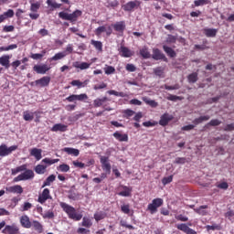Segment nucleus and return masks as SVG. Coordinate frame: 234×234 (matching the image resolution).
Segmentation results:
<instances>
[{"label":"nucleus","mask_w":234,"mask_h":234,"mask_svg":"<svg viewBox=\"0 0 234 234\" xmlns=\"http://www.w3.org/2000/svg\"><path fill=\"white\" fill-rule=\"evenodd\" d=\"M59 206H60L61 209L64 211V213L67 214L69 218H70L71 220L80 221V220H81V218H83V215L78 214V212H76V208L74 207H72L65 202H60Z\"/></svg>","instance_id":"f257e3e1"},{"label":"nucleus","mask_w":234,"mask_h":234,"mask_svg":"<svg viewBox=\"0 0 234 234\" xmlns=\"http://www.w3.org/2000/svg\"><path fill=\"white\" fill-rule=\"evenodd\" d=\"M81 10L76 9L73 13L69 14L65 11L58 13V17L63 19L64 21H70V23H76L78 21V17H81Z\"/></svg>","instance_id":"f03ea898"},{"label":"nucleus","mask_w":234,"mask_h":234,"mask_svg":"<svg viewBox=\"0 0 234 234\" xmlns=\"http://www.w3.org/2000/svg\"><path fill=\"white\" fill-rule=\"evenodd\" d=\"M162 206H164V199L157 197L153 199L152 203L148 205L147 209L151 215H154L158 211V207H162Z\"/></svg>","instance_id":"7ed1b4c3"},{"label":"nucleus","mask_w":234,"mask_h":234,"mask_svg":"<svg viewBox=\"0 0 234 234\" xmlns=\"http://www.w3.org/2000/svg\"><path fill=\"white\" fill-rule=\"evenodd\" d=\"M142 2L140 0L130 1L122 5V8L124 12H134V10H138Z\"/></svg>","instance_id":"20e7f679"},{"label":"nucleus","mask_w":234,"mask_h":234,"mask_svg":"<svg viewBox=\"0 0 234 234\" xmlns=\"http://www.w3.org/2000/svg\"><path fill=\"white\" fill-rule=\"evenodd\" d=\"M18 146L17 145H12V146H7L5 144H2L0 145V156L5 157L8 156L9 154H12L14 151H17Z\"/></svg>","instance_id":"39448f33"},{"label":"nucleus","mask_w":234,"mask_h":234,"mask_svg":"<svg viewBox=\"0 0 234 234\" xmlns=\"http://www.w3.org/2000/svg\"><path fill=\"white\" fill-rule=\"evenodd\" d=\"M106 101H111V100H109V98L107 97L97 98L93 101V105L94 107H102L104 111H108V112L112 111V108L105 104Z\"/></svg>","instance_id":"423d86ee"},{"label":"nucleus","mask_w":234,"mask_h":234,"mask_svg":"<svg viewBox=\"0 0 234 234\" xmlns=\"http://www.w3.org/2000/svg\"><path fill=\"white\" fill-rule=\"evenodd\" d=\"M32 178H34V171L27 169L24 173L15 177L14 182H22L23 180H30Z\"/></svg>","instance_id":"0eeeda50"},{"label":"nucleus","mask_w":234,"mask_h":234,"mask_svg":"<svg viewBox=\"0 0 234 234\" xmlns=\"http://www.w3.org/2000/svg\"><path fill=\"white\" fill-rule=\"evenodd\" d=\"M86 100H89L87 93H81L79 95L72 94L66 98V101H69V103H73L74 101H86Z\"/></svg>","instance_id":"6e6552de"},{"label":"nucleus","mask_w":234,"mask_h":234,"mask_svg":"<svg viewBox=\"0 0 234 234\" xmlns=\"http://www.w3.org/2000/svg\"><path fill=\"white\" fill-rule=\"evenodd\" d=\"M47 200H52V196H50V189L45 188L42 193L38 196L37 202L39 204H45Z\"/></svg>","instance_id":"1a4fd4ad"},{"label":"nucleus","mask_w":234,"mask_h":234,"mask_svg":"<svg viewBox=\"0 0 234 234\" xmlns=\"http://www.w3.org/2000/svg\"><path fill=\"white\" fill-rule=\"evenodd\" d=\"M50 85V77L44 76L37 80H35V86L36 87H48Z\"/></svg>","instance_id":"9d476101"},{"label":"nucleus","mask_w":234,"mask_h":234,"mask_svg":"<svg viewBox=\"0 0 234 234\" xmlns=\"http://www.w3.org/2000/svg\"><path fill=\"white\" fill-rule=\"evenodd\" d=\"M100 162L101 164V167L103 171H106L108 175H111V163H109L108 156H101Z\"/></svg>","instance_id":"9b49d317"},{"label":"nucleus","mask_w":234,"mask_h":234,"mask_svg":"<svg viewBox=\"0 0 234 234\" xmlns=\"http://www.w3.org/2000/svg\"><path fill=\"white\" fill-rule=\"evenodd\" d=\"M153 59L155 61H160V59H163V61H167V58L162 51L158 48H154L153 49V55H152Z\"/></svg>","instance_id":"f8f14e48"},{"label":"nucleus","mask_w":234,"mask_h":234,"mask_svg":"<svg viewBox=\"0 0 234 234\" xmlns=\"http://www.w3.org/2000/svg\"><path fill=\"white\" fill-rule=\"evenodd\" d=\"M6 193H14L16 195H23V186L21 185H15L13 186L5 187Z\"/></svg>","instance_id":"ddd939ff"},{"label":"nucleus","mask_w":234,"mask_h":234,"mask_svg":"<svg viewBox=\"0 0 234 234\" xmlns=\"http://www.w3.org/2000/svg\"><path fill=\"white\" fill-rule=\"evenodd\" d=\"M33 70L37 72V74H47V72L50 70V68L47 64L35 65Z\"/></svg>","instance_id":"4468645a"},{"label":"nucleus","mask_w":234,"mask_h":234,"mask_svg":"<svg viewBox=\"0 0 234 234\" xmlns=\"http://www.w3.org/2000/svg\"><path fill=\"white\" fill-rule=\"evenodd\" d=\"M20 224L22 228H25L26 229H30V228H32V221H30V218L27 215H23L20 218Z\"/></svg>","instance_id":"2eb2a0df"},{"label":"nucleus","mask_w":234,"mask_h":234,"mask_svg":"<svg viewBox=\"0 0 234 234\" xmlns=\"http://www.w3.org/2000/svg\"><path fill=\"white\" fill-rule=\"evenodd\" d=\"M176 228L180 231H183V233L197 234V231H195V229L189 228L187 225H186V223L177 224Z\"/></svg>","instance_id":"dca6fc26"},{"label":"nucleus","mask_w":234,"mask_h":234,"mask_svg":"<svg viewBox=\"0 0 234 234\" xmlns=\"http://www.w3.org/2000/svg\"><path fill=\"white\" fill-rule=\"evenodd\" d=\"M218 33V29L217 28L205 27L203 29V34L206 36V37H217Z\"/></svg>","instance_id":"f3484780"},{"label":"nucleus","mask_w":234,"mask_h":234,"mask_svg":"<svg viewBox=\"0 0 234 234\" xmlns=\"http://www.w3.org/2000/svg\"><path fill=\"white\" fill-rule=\"evenodd\" d=\"M69 126L62 124V123H56L55 125H53V127L51 128L52 133H66V131H68Z\"/></svg>","instance_id":"a211bd4d"},{"label":"nucleus","mask_w":234,"mask_h":234,"mask_svg":"<svg viewBox=\"0 0 234 234\" xmlns=\"http://www.w3.org/2000/svg\"><path fill=\"white\" fill-rule=\"evenodd\" d=\"M2 232L8 234H17L19 233V228H17L16 225H6Z\"/></svg>","instance_id":"6ab92c4d"},{"label":"nucleus","mask_w":234,"mask_h":234,"mask_svg":"<svg viewBox=\"0 0 234 234\" xmlns=\"http://www.w3.org/2000/svg\"><path fill=\"white\" fill-rule=\"evenodd\" d=\"M119 52L122 58H131L133 56V51H131V49L125 46H121Z\"/></svg>","instance_id":"aec40b11"},{"label":"nucleus","mask_w":234,"mask_h":234,"mask_svg":"<svg viewBox=\"0 0 234 234\" xmlns=\"http://www.w3.org/2000/svg\"><path fill=\"white\" fill-rule=\"evenodd\" d=\"M73 67L74 69H80V70H87V69L90 68V63L75 61L73 62Z\"/></svg>","instance_id":"412c9836"},{"label":"nucleus","mask_w":234,"mask_h":234,"mask_svg":"<svg viewBox=\"0 0 234 234\" xmlns=\"http://www.w3.org/2000/svg\"><path fill=\"white\" fill-rule=\"evenodd\" d=\"M113 138H116L118 142H129V135L127 133H121L118 131L113 133Z\"/></svg>","instance_id":"4be33fe9"},{"label":"nucleus","mask_w":234,"mask_h":234,"mask_svg":"<svg viewBox=\"0 0 234 234\" xmlns=\"http://www.w3.org/2000/svg\"><path fill=\"white\" fill-rule=\"evenodd\" d=\"M31 228H33V229L35 231H37V233H43L44 229H43V225L41 224V222L37 221V220H33L31 222Z\"/></svg>","instance_id":"5701e85b"},{"label":"nucleus","mask_w":234,"mask_h":234,"mask_svg":"<svg viewBox=\"0 0 234 234\" xmlns=\"http://www.w3.org/2000/svg\"><path fill=\"white\" fill-rule=\"evenodd\" d=\"M14 17V11L12 9H8L4 14L0 15V24L5 23L8 18Z\"/></svg>","instance_id":"b1692460"},{"label":"nucleus","mask_w":234,"mask_h":234,"mask_svg":"<svg viewBox=\"0 0 234 234\" xmlns=\"http://www.w3.org/2000/svg\"><path fill=\"white\" fill-rule=\"evenodd\" d=\"M43 153V150L39 148H33L30 150V155L34 156L36 160L39 161L41 158H43V155L41 154Z\"/></svg>","instance_id":"393cba45"},{"label":"nucleus","mask_w":234,"mask_h":234,"mask_svg":"<svg viewBox=\"0 0 234 234\" xmlns=\"http://www.w3.org/2000/svg\"><path fill=\"white\" fill-rule=\"evenodd\" d=\"M0 65L5 69H10V56L4 55L0 58Z\"/></svg>","instance_id":"a878e982"},{"label":"nucleus","mask_w":234,"mask_h":234,"mask_svg":"<svg viewBox=\"0 0 234 234\" xmlns=\"http://www.w3.org/2000/svg\"><path fill=\"white\" fill-rule=\"evenodd\" d=\"M112 27L114 28L115 32H123V30H125V22L120 21L112 25Z\"/></svg>","instance_id":"bb28decb"},{"label":"nucleus","mask_w":234,"mask_h":234,"mask_svg":"<svg viewBox=\"0 0 234 234\" xmlns=\"http://www.w3.org/2000/svg\"><path fill=\"white\" fill-rule=\"evenodd\" d=\"M122 187L123 190L118 193L119 197H131V193H133V188L127 186H122Z\"/></svg>","instance_id":"cd10ccee"},{"label":"nucleus","mask_w":234,"mask_h":234,"mask_svg":"<svg viewBox=\"0 0 234 234\" xmlns=\"http://www.w3.org/2000/svg\"><path fill=\"white\" fill-rule=\"evenodd\" d=\"M88 83L89 80H84L81 82L80 80H75L70 82V85H72V87H78V89H81L83 87H87Z\"/></svg>","instance_id":"c85d7f7f"},{"label":"nucleus","mask_w":234,"mask_h":234,"mask_svg":"<svg viewBox=\"0 0 234 234\" xmlns=\"http://www.w3.org/2000/svg\"><path fill=\"white\" fill-rule=\"evenodd\" d=\"M80 226H82V228H86L87 229H90V228H92V219H90V218L84 217L82 218Z\"/></svg>","instance_id":"c756f323"},{"label":"nucleus","mask_w":234,"mask_h":234,"mask_svg":"<svg viewBox=\"0 0 234 234\" xmlns=\"http://www.w3.org/2000/svg\"><path fill=\"white\" fill-rule=\"evenodd\" d=\"M207 205H203L200 206L197 208H194L195 213H197V215H201L202 217H206V215H207V211H206L205 209H207Z\"/></svg>","instance_id":"7c9ffc66"},{"label":"nucleus","mask_w":234,"mask_h":234,"mask_svg":"<svg viewBox=\"0 0 234 234\" xmlns=\"http://www.w3.org/2000/svg\"><path fill=\"white\" fill-rule=\"evenodd\" d=\"M172 118L169 117L168 114H164L160 121H159V125H162V127H165V125H167L169 123V122H171Z\"/></svg>","instance_id":"2f4dec72"},{"label":"nucleus","mask_w":234,"mask_h":234,"mask_svg":"<svg viewBox=\"0 0 234 234\" xmlns=\"http://www.w3.org/2000/svg\"><path fill=\"white\" fill-rule=\"evenodd\" d=\"M29 3L31 5H30V12L37 13L39 8H41V3H39V2L34 3V0H30Z\"/></svg>","instance_id":"473e14b6"},{"label":"nucleus","mask_w":234,"mask_h":234,"mask_svg":"<svg viewBox=\"0 0 234 234\" xmlns=\"http://www.w3.org/2000/svg\"><path fill=\"white\" fill-rule=\"evenodd\" d=\"M90 44L98 50L99 52H103V43L101 41L92 39Z\"/></svg>","instance_id":"72a5a7b5"},{"label":"nucleus","mask_w":234,"mask_h":234,"mask_svg":"<svg viewBox=\"0 0 234 234\" xmlns=\"http://www.w3.org/2000/svg\"><path fill=\"white\" fill-rule=\"evenodd\" d=\"M63 151L68 154H72L73 156H80V150L76 148L65 147Z\"/></svg>","instance_id":"f704fd0d"},{"label":"nucleus","mask_w":234,"mask_h":234,"mask_svg":"<svg viewBox=\"0 0 234 234\" xmlns=\"http://www.w3.org/2000/svg\"><path fill=\"white\" fill-rule=\"evenodd\" d=\"M207 39H203V44L202 45H198V44H196L194 46V48L195 50H207L209 48L207 45Z\"/></svg>","instance_id":"c9c22d12"},{"label":"nucleus","mask_w":234,"mask_h":234,"mask_svg":"<svg viewBox=\"0 0 234 234\" xmlns=\"http://www.w3.org/2000/svg\"><path fill=\"white\" fill-rule=\"evenodd\" d=\"M209 118H211L209 115H204V116H200L198 118H196L194 121H193V123L195 125H198L200 123H202V122H207L209 120Z\"/></svg>","instance_id":"e433bc0d"},{"label":"nucleus","mask_w":234,"mask_h":234,"mask_svg":"<svg viewBox=\"0 0 234 234\" xmlns=\"http://www.w3.org/2000/svg\"><path fill=\"white\" fill-rule=\"evenodd\" d=\"M163 49L170 58H176V52H175L172 48L163 46Z\"/></svg>","instance_id":"4c0bfd02"},{"label":"nucleus","mask_w":234,"mask_h":234,"mask_svg":"<svg viewBox=\"0 0 234 234\" xmlns=\"http://www.w3.org/2000/svg\"><path fill=\"white\" fill-rule=\"evenodd\" d=\"M46 172H47V165H37L35 167V173H37V175H45Z\"/></svg>","instance_id":"58836bf2"},{"label":"nucleus","mask_w":234,"mask_h":234,"mask_svg":"<svg viewBox=\"0 0 234 234\" xmlns=\"http://www.w3.org/2000/svg\"><path fill=\"white\" fill-rule=\"evenodd\" d=\"M140 54L144 59H149V58H151V53L149 52V48H147V47L141 48Z\"/></svg>","instance_id":"ea45409f"},{"label":"nucleus","mask_w":234,"mask_h":234,"mask_svg":"<svg viewBox=\"0 0 234 234\" xmlns=\"http://www.w3.org/2000/svg\"><path fill=\"white\" fill-rule=\"evenodd\" d=\"M55 180H56V176L50 175L43 182L42 187H47L48 186H50V184H52V182H55Z\"/></svg>","instance_id":"a19ab883"},{"label":"nucleus","mask_w":234,"mask_h":234,"mask_svg":"<svg viewBox=\"0 0 234 234\" xmlns=\"http://www.w3.org/2000/svg\"><path fill=\"white\" fill-rule=\"evenodd\" d=\"M26 170H27V165H20L16 168H12L11 169V175L16 176V175H17V173H21V172L26 171Z\"/></svg>","instance_id":"79ce46f5"},{"label":"nucleus","mask_w":234,"mask_h":234,"mask_svg":"<svg viewBox=\"0 0 234 234\" xmlns=\"http://www.w3.org/2000/svg\"><path fill=\"white\" fill-rule=\"evenodd\" d=\"M23 118L25 122H32L34 120V112L26 111L23 112Z\"/></svg>","instance_id":"37998d69"},{"label":"nucleus","mask_w":234,"mask_h":234,"mask_svg":"<svg viewBox=\"0 0 234 234\" xmlns=\"http://www.w3.org/2000/svg\"><path fill=\"white\" fill-rule=\"evenodd\" d=\"M107 92L110 96H117L119 98H125V96H127L123 91H116L114 90H110Z\"/></svg>","instance_id":"c03bdc74"},{"label":"nucleus","mask_w":234,"mask_h":234,"mask_svg":"<svg viewBox=\"0 0 234 234\" xmlns=\"http://www.w3.org/2000/svg\"><path fill=\"white\" fill-rule=\"evenodd\" d=\"M188 83H197L198 81V73L193 72L187 76Z\"/></svg>","instance_id":"a18cd8bd"},{"label":"nucleus","mask_w":234,"mask_h":234,"mask_svg":"<svg viewBox=\"0 0 234 234\" xmlns=\"http://www.w3.org/2000/svg\"><path fill=\"white\" fill-rule=\"evenodd\" d=\"M164 70L165 69L164 67H157L154 69V74L158 78H164Z\"/></svg>","instance_id":"49530a36"},{"label":"nucleus","mask_w":234,"mask_h":234,"mask_svg":"<svg viewBox=\"0 0 234 234\" xmlns=\"http://www.w3.org/2000/svg\"><path fill=\"white\" fill-rule=\"evenodd\" d=\"M47 5L51 7V10H56L61 6V4L53 0H47Z\"/></svg>","instance_id":"de8ad7c7"},{"label":"nucleus","mask_w":234,"mask_h":234,"mask_svg":"<svg viewBox=\"0 0 234 234\" xmlns=\"http://www.w3.org/2000/svg\"><path fill=\"white\" fill-rule=\"evenodd\" d=\"M65 56H67V53H65V52L56 53L55 56H53L50 58V61H59V59H63V58H65Z\"/></svg>","instance_id":"09e8293b"},{"label":"nucleus","mask_w":234,"mask_h":234,"mask_svg":"<svg viewBox=\"0 0 234 234\" xmlns=\"http://www.w3.org/2000/svg\"><path fill=\"white\" fill-rule=\"evenodd\" d=\"M143 101H144V103H146V105H150V107H153L154 109L156 108V106L158 105V102H156L155 101L150 100L147 97H144Z\"/></svg>","instance_id":"8fccbe9b"},{"label":"nucleus","mask_w":234,"mask_h":234,"mask_svg":"<svg viewBox=\"0 0 234 234\" xmlns=\"http://www.w3.org/2000/svg\"><path fill=\"white\" fill-rule=\"evenodd\" d=\"M205 5H211V0H195V6H204Z\"/></svg>","instance_id":"3c124183"},{"label":"nucleus","mask_w":234,"mask_h":234,"mask_svg":"<svg viewBox=\"0 0 234 234\" xmlns=\"http://www.w3.org/2000/svg\"><path fill=\"white\" fill-rule=\"evenodd\" d=\"M105 217H107V214H105V212H97L94 214V218L96 222H100V220H103Z\"/></svg>","instance_id":"603ef678"},{"label":"nucleus","mask_w":234,"mask_h":234,"mask_svg":"<svg viewBox=\"0 0 234 234\" xmlns=\"http://www.w3.org/2000/svg\"><path fill=\"white\" fill-rule=\"evenodd\" d=\"M41 162L42 164H48V165H52L54 164H58V162H59V159H50L46 157Z\"/></svg>","instance_id":"864d4df0"},{"label":"nucleus","mask_w":234,"mask_h":234,"mask_svg":"<svg viewBox=\"0 0 234 234\" xmlns=\"http://www.w3.org/2000/svg\"><path fill=\"white\" fill-rule=\"evenodd\" d=\"M104 72L107 74V76H110L111 74H114V72H116V69L112 66L106 65L104 68Z\"/></svg>","instance_id":"5fc2aeb1"},{"label":"nucleus","mask_w":234,"mask_h":234,"mask_svg":"<svg viewBox=\"0 0 234 234\" xmlns=\"http://www.w3.org/2000/svg\"><path fill=\"white\" fill-rule=\"evenodd\" d=\"M17 48V45L16 44H12V45H9L7 47H1L0 48V52H7L8 50H14Z\"/></svg>","instance_id":"6e6d98bb"},{"label":"nucleus","mask_w":234,"mask_h":234,"mask_svg":"<svg viewBox=\"0 0 234 234\" xmlns=\"http://www.w3.org/2000/svg\"><path fill=\"white\" fill-rule=\"evenodd\" d=\"M103 32H107V27H105V26H101L95 29V36L100 37Z\"/></svg>","instance_id":"4d7b16f0"},{"label":"nucleus","mask_w":234,"mask_h":234,"mask_svg":"<svg viewBox=\"0 0 234 234\" xmlns=\"http://www.w3.org/2000/svg\"><path fill=\"white\" fill-rule=\"evenodd\" d=\"M58 169L61 173H69V171H70V166L67 164H62L58 165Z\"/></svg>","instance_id":"13d9d810"},{"label":"nucleus","mask_w":234,"mask_h":234,"mask_svg":"<svg viewBox=\"0 0 234 234\" xmlns=\"http://www.w3.org/2000/svg\"><path fill=\"white\" fill-rule=\"evenodd\" d=\"M222 122L218 119H212L207 125H210V127H218Z\"/></svg>","instance_id":"bf43d9fd"},{"label":"nucleus","mask_w":234,"mask_h":234,"mask_svg":"<svg viewBox=\"0 0 234 234\" xmlns=\"http://www.w3.org/2000/svg\"><path fill=\"white\" fill-rule=\"evenodd\" d=\"M166 100H168L169 101H182V97L169 94V96L166 97Z\"/></svg>","instance_id":"052dcab7"},{"label":"nucleus","mask_w":234,"mask_h":234,"mask_svg":"<svg viewBox=\"0 0 234 234\" xmlns=\"http://www.w3.org/2000/svg\"><path fill=\"white\" fill-rule=\"evenodd\" d=\"M43 218H54V211L48 210L42 215Z\"/></svg>","instance_id":"680f3d73"},{"label":"nucleus","mask_w":234,"mask_h":234,"mask_svg":"<svg viewBox=\"0 0 234 234\" xmlns=\"http://www.w3.org/2000/svg\"><path fill=\"white\" fill-rule=\"evenodd\" d=\"M186 162H187V159H186V157H177L174 161V164L184 165V164H186Z\"/></svg>","instance_id":"e2e57ef3"},{"label":"nucleus","mask_w":234,"mask_h":234,"mask_svg":"<svg viewBox=\"0 0 234 234\" xmlns=\"http://www.w3.org/2000/svg\"><path fill=\"white\" fill-rule=\"evenodd\" d=\"M171 182H173V176H169L162 179V184L164 186H167V184H171Z\"/></svg>","instance_id":"0e129e2a"},{"label":"nucleus","mask_w":234,"mask_h":234,"mask_svg":"<svg viewBox=\"0 0 234 234\" xmlns=\"http://www.w3.org/2000/svg\"><path fill=\"white\" fill-rule=\"evenodd\" d=\"M125 69L127 72H136V66L134 64H126Z\"/></svg>","instance_id":"69168bd1"},{"label":"nucleus","mask_w":234,"mask_h":234,"mask_svg":"<svg viewBox=\"0 0 234 234\" xmlns=\"http://www.w3.org/2000/svg\"><path fill=\"white\" fill-rule=\"evenodd\" d=\"M29 209H32V203L30 202H25L22 205V211H28Z\"/></svg>","instance_id":"338daca9"},{"label":"nucleus","mask_w":234,"mask_h":234,"mask_svg":"<svg viewBox=\"0 0 234 234\" xmlns=\"http://www.w3.org/2000/svg\"><path fill=\"white\" fill-rule=\"evenodd\" d=\"M77 233L78 234H90V230L89 229L80 227L77 229Z\"/></svg>","instance_id":"774afa93"}]
</instances>
